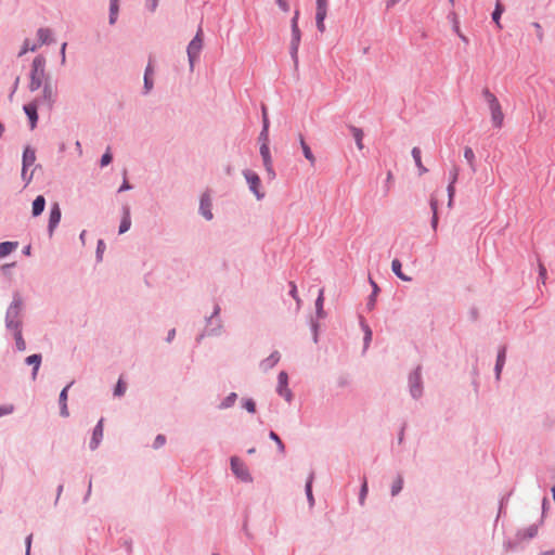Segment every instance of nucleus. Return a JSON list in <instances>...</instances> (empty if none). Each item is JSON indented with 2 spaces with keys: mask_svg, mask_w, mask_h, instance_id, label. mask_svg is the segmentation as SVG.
<instances>
[{
  "mask_svg": "<svg viewBox=\"0 0 555 555\" xmlns=\"http://www.w3.org/2000/svg\"><path fill=\"white\" fill-rule=\"evenodd\" d=\"M482 95L489 105L493 125L500 128L503 124L504 114L498 98L489 89H485Z\"/></svg>",
  "mask_w": 555,
  "mask_h": 555,
  "instance_id": "f257e3e1",
  "label": "nucleus"
},
{
  "mask_svg": "<svg viewBox=\"0 0 555 555\" xmlns=\"http://www.w3.org/2000/svg\"><path fill=\"white\" fill-rule=\"evenodd\" d=\"M46 60L43 56L38 55L33 61L31 80L29 88L31 91H36L40 88L42 78L44 76Z\"/></svg>",
  "mask_w": 555,
  "mask_h": 555,
  "instance_id": "f03ea898",
  "label": "nucleus"
},
{
  "mask_svg": "<svg viewBox=\"0 0 555 555\" xmlns=\"http://www.w3.org/2000/svg\"><path fill=\"white\" fill-rule=\"evenodd\" d=\"M203 30L202 28H198L195 37L190 41L186 49L191 69H193L194 63L199 56V53L203 49Z\"/></svg>",
  "mask_w": 555,
  "mask_h": 555,
  "instance_id": "7ed1b4c3",
  "label": "nucleus"
},
{
  "mask_svg": "<svg viewBox=\"0 0 555 555\" xmlns=\"http://www.w3.org/2000/svg\"><path fill=\"white\" fill-rule=\"evenodd\" d=\"M244 177L249 185L250 191L256 195V197L258 199H261L264 196V194L259 191V188H260L259 176L250 170H245Z\"/></svg>",
  "mask_w": 555,
  "mask_h": 555,
  "instance_id": "20e7f679",
  "label": "nucleus"
},
{
  "mask_svg": "<svg viewBox=\"0 0 555 555\" xmlns=\"http://www.w3.org/2000/svg\"><path fill=\"white\" fill-rule=\"evenodd\" d=\"M327 14V0H317V13H315V20H317V27L318 29L323 33L325 30L324 20Z\"/></svg>",
  "mask_w": 555,
  "mask_h": 555,
  "instance_id": "39448f33",
  "label": "nucleus"
},
{
  "mask_svg": "<svg viewBox=\"0 0 555 555\" xmlns=\"http://www.w3.org/2000/svg\"><path fill=\"white\" fill-rule=\"evenodd\" d=\"M260 155L263 159V165H264V168L267 170V173L269 176L270 179H274L275 178V172L273 170V165H272V158H271V155H270V150H269V144H266V143H261L260 145Z\"/></svg>",
  "mask_w": 555,
  "mask_h": 555,
  "instance_id": "423d86ee",
  "label": "nucleus"
},
{
  "mask_svg": "<svg viewBox=\"0 0 555 555\" xmlns=\"http://www.w3.org/2000/svg\"><path fill=\"white\" fill-rule=\"evenodd\" d=\"M278 382H279V385H278V392L280 396L284 397L286 399V401H291L292 399V391L291 389L287 387V384H288V376H287V373L282 371L280 372L279 376H278Z\"/></svg>",
  "mask_w": 555,
  "mask_h": 555,
  "instance_id": "0eeeda50",
  "label": "nucleus"
},
{
  "mask_svg": "<svg viewBox=\"0 0 555 555\" xmlns=\"http://www.w3.org/2000/svg\"><path fill=\"white\" fill-rule=\"evenodd\" d=\"M300 38H301V34H300V29H299L298 25H293L292 26L291 53H292V57L294 59L295 62H297V53H298V48H299V43H300Z\"/></svg>",
  "mask_w": 555,
  "mask_h": 555,
  "instance_id": "6e6552de",
  "label": "nucleus"
},
{
  "mask_svg": "<svg viewBox=\"0 0 555 555\" xmlns=\"http://www.w3.org/2000/svg\"><path fill=\"white\" fill-rule=\"evenodd\" d=\"M231 468H232L233 473L237 477H240L242 480L249 479V475L247 473V469H246L244 463L241 460H238L237 457L231 459Z\"/></svg>",
  "mask_w": 555,
  "mask_h": 555,
  "instance_id": "1a4fd4ad",
  "label": "nucleus"
},
{
  "mask_svg": "<svg viewBox=\"0 0 555 555\" xmlns=\"http://www.w3.org/2000/svg\"><path fill=\"white\" fill-rule=\"evenodd\" d=\"M38 104L37 102H31L26 105H24V112L29 118L30 128L35 129L38 120V114H37Z\"/></svg>",
  "mask_w": 555,
  "mask_h": 555,
  "instance_id": "9d476101",
  "label": "nucleus"
},
{
  "mask_svg": "<svg viewBox=\"0 0 555 555\" xmlns=\"http://www.w3.org/2000/svg\"><path fill=\"white\" fill-rule=\"evenodd\" d=\"M199 210L207 220L212 219L211 199L209 194L205 193L202 195Z\"/></svg>",
  "mask_w": 555,
  "mask_h": 555,
  "instance_id": "9b49d317",
  "label": "nucleus"
},
{
  "mask_svg": "<svg viewBox=\"0 0 555 555\" xmlns=\"http://www.w3.org/2000/svg\"><path fill=\"white\" fill-rule=\"evenodd\" d=\"M102 438H103V420H100L93 430V434H92V438L90 441L91 450H95L99 447Z\"/></svg>",
  "mask_w": 555,
  "mask_h": 555,
  "instance_id": "f8f14e48",
  "label": "nucleus"
},
{
  "mask_svg": "<svg viewBox=\"0 0 555 555\" xmlns=\"http://www.w3.org/2000/svg\"><path fill=\"white\" fill-rule=\"evenodd\" d=\"M36 160L35 151L30 147H26L23 153V169H22V176L25 178L26 169L27 167L34 165Z\"/></svg>",
  "mask_w": 555,
  "mask_h": 555,
  "instance_id": "ddd939ff",
  "label": "nucleus"
},
{
  "mask_svg": "<svg viewBox=\"0 0 555 555\" xmlns=\"http://www.w3.org/2000/svg\"><path fill=\"white\" fill-rule=\"evenodd\" d=\"M8 326L14 328V336H15L16 347H17V349L20 351H24L26 349V343H25V340L22 337V333L18 330L17 324H13L12 321H9L8 322Z\"/></svg>",
  "mask_w": 555,
  "mask_h": 555,
  "instance_id": "4468645a",
  "label": "nucleus"
},
{
  "mask_svg": "<svg viewBox=\"0 0 555 555\" xmlns=\"http://www.w3.org/2000/svg\"><path fill=\"white\" fill-rule=\"evenodd\" d=\"M61 220V209L57 204H55L51 211H50V218H49V229L52 231L60 222Z\"/></svg>",
  "mask_w": 555,
  "mask_h": 555,
  "instance_id": "2eb2a0df",
  "label": "nucleus"
},
{
  "mask_svg": "<svg viewBox=\"0 0 555 555\" xmlns=\"http://www.w3.org/2000/svg\"><path fill=\"white\" fill-rule=\"evenodd\" d=\"M56 96V90L51 85H46L43 88V100L47 102L48 106L51 108Z\"/></svg>",
  "mask_w": 555,
  "mask_h": 555,
  "instance_id": "dca6fc26",
  "label": "nucleus"
},
{
  "mask_svg": "<svg viewBox=\"0 0 555 555\" xmlns=\"http://www.w3.org/2000/svg\"><path fill=\"white\" fill-rule=\"evenodd\" d=\"M420 383H421V376H420V373H418V372H415V373L410 377L411 393H412V396H413L414 398H417V397L421 395Z\"/></svg>",
  "mask_w": 555,
  "mask_h": 555,
  "instance_id": "f3484780",
  "label": "nucleus"
},
{
  "mask_svg": "<svg viewBox=\"0 0 555 555\" xmlns=\"http://www.w3.org/2000/svg\"><path fill=\"white\" fill-rule=\"evenodd\" d=\"M17 242H2L0 243V258H3L17 248Z\"/></svg>",
  "mask_w": 555,
  "mask_h": 555,
  "instance_id": "a211bd4d",
  "label": "nucleus"
},
{
  "mask_svg": "<svg viewBox=\"0 0 555 555\" xmlns=\"http://www.w3.org/2000/svg\"><path fill=\"white\" fill-rule=\"evenodd\" d=\"M280 361L279 352H273L266 360L261 362V367L267 371L272 369Z\"/></svg>",
  "mask_w": 555,
  "mask_h": 555,
  "instance_id": "6ab92c4d",
  "label": "nucleus"
},
{
  "mask_svg": "<svg viewBox=\"0 0 555 555\" xmlns=\"http://www.w3.org/2000/svg\"><path fill=\"white\" fill-rule=\"evenodd\" d=\"M44 205H46L44 197L42 195L37 196L33 203V215L39 216L43 211Z\"/></svg>",
  "mask_w": 555,
  "mask_h": 555,
  "instance_id": "aec40b11",
  "label": "nucleus"
},
{
  "mask_svg": "<svg viewBox=\"0 0 555 555\" xmlns=\"http://www.w3.org/2000/svg\"><path fill=\"white\" fill-rule=\"evenodd\" d=\"M401 268H402V264H401L400 260L393 259L391 262V269H392L393 273L402 281H411L410 276H406L405 274H403Z\"/></svg>",
  "mask_w": 555,
  "mask_h": 555,
  "instance_id": "412c9836",
  "label": "nucleus"
},
{
  "mask_svg": "<svg viewBox=\"0 0 555 555\" xmlns=\"http://www.w3.org/2000/svg\"><path fill=\"white\" fill-rule=\"evenodd\" d=\"M412 156L417 168L420 169V175H424L425 172H427V168L422 163L421 150L418 147H413Z\"/></svg>",
  "mask_w": 555,
  "mask_h": 555,
  "instance_id": "4be33fe9",
  "label": "nucleus"
},
{
  "mask_svg": "<svg viewBox=\"0 0 555 555\" xmlns=\"http://www.w3.org/2000/svg\"><path fill=\"white\" fill-rule=\"evenodd\" d=\"M299 141H300V146H301V149H302V153H304L305 157L309 160V163H310L311 165H314V163H315V157H314V155L312 154V152H311L310 147L308 146V144L305 142L304 137H302V135H300V137H299Z\"/></svg>",
  "mask_w": 555,
  "mask_h": 555,
  "instance_id": "5701e85b",
  "label": "nucleus"
},
{
  "mask_svg": "<svg viewBox=\"0 0 555 555\" xmlns=\"http://www.w3.org/2000/svg\"><path fill=\"white\" fill-rule=\"evenodd\" d=\"M26 363L29 365H34L33 376L35 378L37 375V372L39 370L40 363H41V356L40 354H31L26 358Z\"/></svg>",
  "mask_w": 555,
  "mask_h": 555,
  "instance_id": "b1692460",
  "label": "nucleus"
},
{
  "mask_svg": "<svg viewBox=\"0 0 555 555\" xmlns=\"http://www.w3.org/2000/svg\"><path fill=\"white\" fill-rule=\"evenodd\" d=\"M430 208L433 210L431 227L436 230L438 224V199L434 196L430 198Z\"/></svg>",
  "mask_w": 555,
  "mask_h": 555,
  "instance_id": "393cba45",
  "label": "nucleus"
},
{
  "mask_svg": "<svg viewBox=\"0 0 555 555\" xmlns=\"http://www.w3.org/2000/svg\"><path fill=\"white\" fill-rule=\"evenodd\" d=\"M131 220H130V214L129 209L125 208L124 217L119 225V233L122 234L127 232L130 229Z\"/></svg>",
  "mask_w": 555,
  "mask_h": 555,
  "instance_id": "a878e982",
  "label": "nucleus"
},
{
  "mask_svg": "<svg viewBox=\"0 0 555 555\" xmlns=\"http://www.w3.org/2000/svg\"><path fill=\"white\" fill-rule=\"evenodd\" d=\"M152 75H153V66H152V63L150 62L145 69V74H144V88L146 91H150L153 87Z\"/></svg>",
  "mask_w": 555,
  "mask_h": 555,
  "instance_id": "bb28decb",
  "label": "nucleus"
},
{
  "mask_svg": "<svg viewBox=\"0 0 555 555\" xmlns=\"http://www.w3.org/2000/svg\"><path fill=\"white\" fill-rule=\"evenodd\" d=\"M119 5L118 0H111L109 3V24H115L118 16Z\"/></svg>",
  "mask_w": 555,
  "mask_h": 555,
  "instance_id": "cd10ccee",
  "label": "nucleus"
},
{
  "mask_svg": "<svg viewBox=\"0 0 555 555\" xmlns=\"http://www.w3.org/2000/svg\"><path fill=\"white\" fill-rule=\"evenodd\" d=\"M351 133L356 140L358 149L362 150L363 149L362 140H363V135H364L363 131L360 128L351 127Z\"/></svg>",
  "mask_w": 555,
  "mask_h": 555,
  "instance_id": "c85d7f7f",
  "label": "nucleus"
},
{
  "mask_svg": "<svg viewBox=\"0 0 555 555\" xmlns=\"http://www.w3.org/2000/svg\"><path fill=\"white\" fill-rule=\"evenodd\" d=\"M464 158L467 160L473 170H475V153L472 147L466 146L464 149Z\"/></svg>",
  "mask_w": 555,
  "mask_h": 555,
  "instance_id": "c756f323",
  "label": "nucleus"
},
{
  "mask_svg": "<svg viewBox=\"0 0 555 555\" xmlns=\"http://www.w3.org/2000/svg\"><path fill=\"white\" fill-rule=\"evenodd\" d=\"M504 362H505V349L503 348L502 350H500V352L498 354V359H496L495 371H496L498 377L500 376V373L504 365Z\"/></svg>",
  "mask_w": 555,
  "mask_h": 555,
  "instance_id": "7c9ffc66",
  "label": "nucleus"
},
{
  "mask_svg": "<svg viewBox=\"0 0 555 555\" xmlns=\"http://www.w3.org/2000/svg\"><path fill=\"white\" fill-rule=\"evenodd\" d=\"M312 481H313V475L311 474L306 483V493H307V498H308L311 506L314 504V499L312 495Z\"/></svg>",
  "mask_w": 555,
  "mask_h": 555,
  "instance_id": "2f4dec72",
  "label": "nucleus"
},
{
  "mask_svg": "<svg viewBox=\"0 0 555 555\" xmlns=\"http://www.w3.org/2000/svg\"><path fill=\"white\" fill-rule=\"evenodd\" d=\"M361 326L364 332V345L365 347H367L370 341L372 340V331L365 322H361Z\"/></svg>",
  "mask_w": 555,
  "mask_h": 555,
  "instance_id": "473e14b6",
  "label": "nucleus"
},
{
  "mask_svg": "<svg viewBox=\"0 0 555 555\" xmlns=\"http://www.w3.org/2000/svg\"><path fill=\"white\" fill-rule=\"evenodd\" d=\"M51 30L48 28H40L38 30V38L40 40V43H47L50 39Z\"/></svg>",
  "mask_w": 555,
  "mask_h": 555,
  "instance_id": "72a5a7b5",
  "label": "nucleus"
},
{
  "mask_svg": "<svg viewBox=\"0 0 555 555\" xmlns=\"http://www.w3.org/2000/svg\"><path fill=\"white\" fill-rule=\"evenodd\" d=\"M402 486H403V479L401 476H398L397 479L392 483L391 494L397 495L401 491Z\"/></svg>",
  "mask_w": 555,
  "mask_h": 555,
  "instance_id": "f704fd0d",
  "label": "nucleus"
},
{
  "mask_svg": "<svg viewBox=\"0 0 555 555\" xmlns=\"http://www.w3.org/2000/svg\"><path fill=\"white\" fill-rule=\"evenodd\" d=\"M502 12H503V8L501 7L500 3H498L494 12L492 13V20L495 22V24L498 25L499 28L502 27L500 24V17H501Z\"/></svg>",
  "mask_w": 555,
  "mask_h": 555,
  "instance_id": "c9c22d12",
  "label": "nucleus"
},
{
  "mask_svg": "<svg viewBox=\"0 0 555 555\" xmlns=\"http://www.w3.org/2000/svg\"><path fill=\"white\" fill-rule=\"evenodd\" d=\"M323 301H324V292L323 289L320 291V294H319V297L315 301V306H317V312L320 317H322V311H323Z\"/></svg>",
  "mask_w": 555,
  "mask_h": 555,
  "instance_id": "e433bc0d",
  "label": "nucleus"
},
{
  "mask_svg": "<svg viewBox=\"0 0 555 555\" xmlns=\"http://www.w3.org/2000/svg\"><path fill=\"white\" fill-rule=\"evenodd\" d=\"M454 194H455V184L449 183V185H448V197H449L448 206L449 207H452Z\"/></svg>",
  "mask_w": 555,
  "mask_h": 555,
  "instance_id": "4c0bfd02",
  "label": "nucleus"
},
{
  "mask_svg": "<svg viewBox=\"0 0 555 555\" xmlns=\"http://www.w3.org/2000/svg\"><path fill=\"white\" fill-rule=\"evenodd\" d=\"M125 391H126V385L121 380V378H119V380H118V383H117V385L115 387L114 393H115V396L120 397V396H122L125 393Z\"/></svg>",
  "mask_w": 555,
  "mask_h": 555,
  "instance_id": "58836bf2",
  "label": "nucleus"
},
{
  "mask_svg": "<svg viewBox=\"0 0 555 555\" xmlns=\"http://www.w3.org/2000/svg\"><path fill=\"white\" fill-rule=\"evenodd\" d=\"M289 286H291L289 295L297 301V305L299 307L301 300H300V298L298 296V293H297V286H296V284L294 282H291Z\"/></svg>",
  "mask_w": 555,
  "mask_h": 555,
  "instance_id": "ea45409f",
  "label": "nucleus"
},
{
  "mask_svg": "<svg viewBox=\"0 0 555 555\" xmlns=\"http://www.w3.org/2000/svg\"><path fill=\"white\" fill-rule=\"evenodd\" d=\"M14 411L13 404L0 405V417L9 415Z\"/></svg>",
  "mask_w": 555,
  "mask_h": 555,
  "instance_id": "a19ab883",
  "label": "nucleus"
},
{
  "mask_svg": "<svg viewBox=\"0 0 555 555\" xmlns=\"http://www.w3.org/2000/svg\"><path fill=\"white\" fill-rule=\"evenodd\" d=\"M259 140L261 141V143L269 144V128L262 127V130L259 135Z\"/></svg>",
  "mask_w": 555,
  "mask_h": 555,
  "instance_id": "79ce46f5",
  "label": "nucleus"
},
{
  "mask_svg": "<svg viewBox=\"0 0 555 555\" xmlns=\"http://www.w3.org/2000/svg\"><path fill=\"white\" fill-rule=\"evenodd\" d=\"M459 172H460V169L457 166H453L451 172H450V182L449 183H453L455 184L456 181H457V178H459Z\"/></svg>",
  "mask_w": 555,
  "mask_h": 555,
  "instance_id": "37998d69",
  "label": "nucleus"
},
{
  "mask_svg": "<svg viewBox=\"0 0 555 555\" xmlns=\"http://www.w3.org/2000/svg\"><path fill=\"white\" fill-rule=\"evenodd\" d=\"M366 494H367V482H366V480H364L361 491H360V504L364 503Z\"/></svg>",
  "mask_w": 555,
  "mask_h": 555,
  "instance_id": "c03bdc74",
  "label": "nucleus"
},
{
  "mask_svg": "<svg viewBox=\"0 0 555 555\" xmlns=\"http://www.w3.org/2000/svg\"><path fill=\"white\" fill-rule=\"evenodd\" d=\"M112 162V154L109 150L101 158V166H107Z\"/></svg>",
  "mask_w": 555,
  "mask_h": 555,
  "instance_id": "a18cd8bd",
  "label": "nucleus"
},
{
  "mask_svg": "<svg viewBox=\"0 0 555 555\" xmlns=\"http://www.w3.org/2000/svg\"><path fill=\"white\" fill-rule=\"evenodd\" d=\"M235 398H236V393H231L229 397L225 398V400L222 403V406L223 408L231 406L234 403Z\"/></svg>",
  "mask_w": 555,
  "mask_h": 555,
  "instance_id": "49530a36",
  "label": "nucleus"
},
{
  "mask_svg": "<svg viewBox=\"0 0 555 555\" xmlns=\"http://www.w3.org/2000/svg\"><path fill=\"white\" fill-rule=\"evenodd\" d=\"M244 406L250 413H255L256 412V404H255V402L251 399L246 400L245 403H244Z\"/></svg>",
  "mask_w": 555,
  "mask_h": 555,
  "instance_id": "de8ad7c7",
  "label": "nucleus"
},
{
  "mask_svg": "<svg viewBox=\"0 0 555 555\" xmlns=\"http://www.w3.org/2000/svg\"><path fill=\"white\" fill-rule=\"evenodd\" d=\"M72 384H68L60 393V403H67V391Z\"/></svg>",
  "mask_w": 555,
  "mask_h": 555,
  "instance_id": "09e8293b",
  "label": "nucleus"
},
{
  "mask_svg": "<svg viewBox=\"0 0 555 555\" xmlns=\"http://www.w3.org/2000/svg\"><path fill=\"white\" fill-rule=\"evenodd\" d=\"M166 442V438L165 436L163 435H158L156 438H155V441H154V448H160L165 444Z\"/></svg>",
  "mask_w": 555,
  "mask_h": 555,
  "instance_id": "8fccbe9b",
  "label": "nucleus"
},
{
  "mask_svg": "<svg viewBox=\"0 0 555 555\" xmlns=\"http://www.w3.org/2000/svg\"><path fill=\"white\" fill-rule=\"evenodd\" d=\"M533 27L535 28V31H537V36L539 38L540 41L543 40V30H542V27L539 23H533Z\"/></svg>",
  "mask_w": 555,
  "mask_h": 555,
  "instance_id": "3c124183",
  "label": "nucleus"
},
{
  "mask_svg": "<svg viewBox=\"0 0 555 555\" xmlns=\"http://www.w3.org/2000/svg\"><path fill=\"white\" fill-rule=\"evenodd\" d=\"M146 5L150 11L154 12L158 5V0H146Z\"/></svg>",
  "mask_w": 555,
  "mask_h": 555,
  "instance_id": "603ef678",
  "label": "nucleus"
},
{
  "mask_svg": "<svg viewBox=\"0 0 555 555\" xmlns=\"http://www.w3.org/2000/svg\"><path fill=\"white\" fill-rule=\"evenodd\" d=\"M262 124H263V127L269 128V118H268V113H267L266 106L262 107Z\"/></svg>",
  "mask_w": 555,
  "mask_h": 555,
  "instance_id": "864d4df0",
  "label": "nucleus"
},
{
  "mask_svg": "<svg viewBox=\"0 0 555 555\" xmlns=\"http://www.w3.org/2000/svg\"><path fill=\"white\" fill-rule=\"evenodd\" d=\"M61 404V415L63 417H67L69 415L67 403H60Z\"/></svg>",
  "mask_w": 555,
  "mask_h": 555,
  "instance_id": "5fc2aeb1",
  "label": "nucleus"
},
{
  "mask_svg": "<svg viewBox=\"0 0 555 555\" xmlns=\"http://www.w3.org/2000/svg\"><path fill=\"white\" fill-rule=\"evenodd\" d=\"M279 5L281 7V9H283L284 11H288V4H287V1L286 0H276Z\"/></svg>",
  "mask_w": 555,
  "mask_h": 555,
  "instance_id": "6e6d98bb",
  "label": "nucleus"
},
{
  "mask_svg": "<svg viewBox=\"0 0 555 555\" xmlns=\"http://www.w3.org/2000/svg\"><path fill=\"white\" fill-rule=\"evenodd\" d=\"M67 43L64 42L61 47V55H62V63H65V50H66Z\"/></svg>",
  "mask_w": 555,
  "mask_h": 555,
  "instance_id": "4d7b16f0",
  "label": "nucleus"
},
{
  "mask_svg": "<svg viewBox=\"0 0 555 555\" xmlns=\"http://www.w3.org/2000/svg\"><path fill=\"white\" fill-rule=\"evenodd\" d=\"M298 17H299V12H298V11H296V12H295V15H294V17H293V20H292V26H293V25H298Z\"/></svg>",
  "mask_w": 555,
  "mask_h": 555,
  "instance_id": "13d9d810",
  "label": "nucleus"
},
{
  "mask_svg": "<svg viewBox=\"0 0 555 555\" xmlns=\"http://www.w3.org/2000/svg\"><path fill=\"white\" fill-rule=\"evenodd\" d=\"M269 437L275 442L280 440V437L274 431H271Z\"/></svg>",
  "mask_w": 555,
  "mask_h": 555,
  "instance_id": "bf43d9fd",
  "label": "nucleus"
},
{
  "mask_svg": "<svg viewBox=\"0 0 555 555\" xmlns=\"http://www.w3.org/2000/svg\"><path fill=\"white\" fill-rule=\"evenodd\" d=\"M130 189V185L128 184L127 181H125L122 183V185L119 188V192H122V191H126V190H129Z\"/></svg>",
  "mask_w": 555,
  "mask_h": 555,
  "instance_id": "052dcab7",
  "label": "nucleus"
},
{
  "mask_svg": "<svg viewBox=\"0 0 555 555\" xmlns=\"http://www.w3.org/2000/svg\"><path fill=\"white\" fill-rule=\"evenodd\" d=\"M276 444H278V448H279L280 452L284 453L285 447H284V444H283L281 439L276 442Z\"/></svg>",
  "mask_w": 555,
  "mask_h": 555,
  "instance_id": "680f3d73",
  "label": "nucleus"
},
{
  "mask_svg": "<svg viewBox=\"0 0 555 555\" xmlns=\"http://www.w3.org/2000/svg\"><path fill=\"white\" fill-rule=\"evenodd\" d=\"M401 0H388L387 1V8H391L393 5H396L397 3H399Z\"/></svg>",
  "mask_w": 555,
  "mask_h": 555,
  "instance_id": "e2e57ef3",
  "label": "nucleus"
},
{
  "mask_svg": "<svg viewBox=\"0 0 555 555\" xmlns=\"http://www.w3.org/2000/svg\"><path fill=\"white\" fill-rule=\"evenodd\" d=\"M36 48H37L36 46L29 47V44L26 42L23 53L26 52L27 50L35 51Z\"/></svg>",
  "mask_w": 555,
  "mask_h": 555,
  "instance_id": "0e129e2a",
  "label": "nucleus"
},
{
  "mask_svg": "<svg viewBox=\"0 0 555 555\" xmlns=\"http://www.w3.org/2000/svg\"><path fill=\"white\" fill-rule=\"evenodd\" d=\"M30 543H31V535H29V537L27 538V540H26V546H27V547H26V552H28V553H29V551H30Z\"/></svg>",
  "mask_w": 555,
  "mask_h": 555,
  "instance_id": "69168bd1",
  "label": "nucleus"
},
{
  "mask_svg": "<svg viewBox=\"0 0 555 555\" xmlns=\"http://www.w3.org/2000/svg\"><path fill=\"white\" fill-rule=\"evenodd\" d=\"M545 273H546V269L544 268V266H543V264H540V274H541L542 276H544V275H545Z\"/></svg>",
  "mask_w": 555,
  "mask_h": 555,
  "instance_id": "338daca9",
  "label": "nucleus"
},
{
  "mask_svg": "<svg viewBox=\"0 0 555 555\" xmlns=\"http://www.w3.org/2000/svg\"><path fill=\"white\" fill-rule=\"evenodd\" d=\"M102 248H104V243H103V241H100L99 245H98V253H100L102 250Z\"/></svg>",
  "mask_w": 555,
  "mask_h": 555,
  "instance_id": "774afa93",
  "label": "nucleus"
}]
</instances>
